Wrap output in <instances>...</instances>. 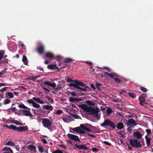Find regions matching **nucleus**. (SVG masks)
I'll use <instances>...</instances> for the list:
<instances>
[{
  "mask_svg": "<svg viewBox=\"0 0 153 153\" xmlns=\"http://www.w3.org/2000/svg\"><path fill=\"white\" fill-rule=\"evenodd\" d=\"M5 145L7 146H11L13 147L15 146L14 143L13 142H11V141H8L6 143Z\"/></svg>",
  "mask_w": 153,
  "mask_h": 153,
  "instance_id": "obj_30",
  "label": "nucleus"
},
{
  "mask_svg": "<svg viewBox=\"0 0 153 153\" xmlns=\"http://www.w3.org/2000/svg\"><path fill=\"white\" fill-rule=\"evenodd\" d=\"M146 131L148 134H150L151 133V130L150 129H146Z\"/></svg>",
  "mask_w": 153,
  "mask_h": 153,
  "instance_id": "obj_55",
  "label": "nucleus"
},
{
  "mask_svg": "<svg viewBox=\"0 0 153 153\" xmlns=\"http://www.w3.org/2000/svg\"><path fill=\"white\" fill-rule=\"evenodd\" d=\"M46 98L48 100L51 101L52 102H51V103H52L54 101H53V99L52 98H51L49 96H46Z\"/></svg>",
  "mask_w": 153,
  "mask_h": 153,
  "instance_id": "obj_50",
  "label": "nucleus"
},
{
  "mask_svg": "<svg viewBox=\"0 0 153 153\" xmlns=\"http://www.w3.org/2000/svg\"><path fill=\"white\" fill-rule=\"evenodd\" d=\"M139 140L137 139H131L130 140V144L133 147H135L137 149L140 148L142 146V145Z\"/></svg>",
  "mask_w": 153,
  "mask_h": 153,
  "instance_id": "obj_3",
  "label": "nucleus"
},
{
  "mask_svg": "<svg viewBox=\"0 0 153 153\" xmlns=\"http://www.w3.org/2000/svg\"><path fill=\"white\" fill-rule=\"evenodd\" d=\"M103 143L105 145L108 146H111V144L109 143L107 141H104L103 142Z\"/></svg>",
  "mask_w": 153,
  "mask_h": 153,
  "instance_id": "obj_47",
  "label": "nucleus"
},
{
  "mask_svg": "<svg viewBox=\"0 0 153 153\" xmlns=\"http://www.w3.org/2000/svg\"><path fill=\"white\" fill-rule=\"evenodd\" d=\"M124 127L123 124L122 123H118L117 126V128L120 129H123Z\"/></svg>",
  "mask_w": 153,
  "mask_h": 153,
  "instance_id": "obj_25",
  "label": "nucleus"
},
{
  "mask_svg": "<svg viewBox=\"0 0 153 153\" xmlns=\"http://www.w3.org/2000/svg\"><path fill=\"white\" fill-rule=\"evenodd\" d=\"M107 114L108 115L110 114L112 112V110L111 108L108 107L106 110Z\"/></svg>",
  "mask_w": 153,
  "mask_h": 153,
  "instance_id": "obj_33",
  "label": "nucleus"
},
{
  "mask_svg": "<svg viewBox=\"0 0 153 153\" xmlns=\"http://www.w3.org/2000/svg\"><path fill=\"white\" fill-rule=\"evenodd\" d=\"M42 108L47 110H50V111H52L53 109V106L51 105H43L42 106Z\"/></svg>",
  "mask_w": 153,
  "mask_h": 153,
  "instance_id": "obj_20",
  "label": "nucleus"
},
{
  "mask_svg": "<svg viewBox=\"0 0 153 153\" xmlns=\"http://www.w3.org/2000/svg\"><path fill=\"white\" fill-rule=\"evenodd\" d=\"M13 126H15L13 125H10V126H9V125H7L5 127L10 129H12L13 130V131H15V129H14V128H13V127H13Z\"/></svg>",
  "mask_w": 153,
  "mask_h": 153,
  "instance_id": "obj_34",
  "label": "nucleus"
},
{
  "mask_svg": "<svg viewBox=\"0 0 153 153\" xmlns=\"http://www.w3.org/2000/svg\"><path fill=\"white\" fill-rule=\"evenodd\" d=\"M138 130L139 131H140V132L141 133L143 132L144 131L142 129L140 128H139L138 129Z\"/></svg>",
  "mask_w": 153,
  "mask_h": 153,
  "instance_id": "obj_64",
  "label": "nucleus"
},
{
  "mask_svg": "<svg viewBox=\"0 0 153 153\" xmlns=\"http://www.w3.org/2000/svg\"><path fill=\"white\" fill-rule=\"evenodd\" d=\"M48 68L49 69L55 70H56L57 71H59V68L56 66V65H49L48 66Z\"/></svg>",
  "mask_w": 153,
  "mask_h": 153,
  "instance_id": "obj_14",
  "label": "nucleus"
},
{
  "mask_svg": "<svg viewBox=\"0 0 153 153\" xmlns=\"http://www.w3.org/2000/svg\"><path fill=\"white\" fill-rule=\"evenodd\" d=\"M103 73H104L103 74L104 77H105L107 75L111 78H113V76H115L116 75L113 74V72L111 73H109L106 72H103Z\"/></svg>",
  "mask_w": 153,
  "mask_h": 153,
  "instance_id": "obj_22",
  "label": "nucleus"
},
{
  "mask_svg": "<svg viewBox=\"0 0 153 153\" xmlns=\"http://www.w3.org/2000/svg\"><path fill=\"white\" fill-rule=\"evenodd\" d=\"M139 100L140 101V104L141 105H143V102L145 101L146 98H143V97L140 96L139 98Z\"/></svg>",
  "mask_w": 153,
  "mask_h": 153,
  "instance_id": "obj_28",
  "label": "nucleus"
},
{
  "mask_svg": "<svg viewBox=\"0 0 153 153\" xmlns=\"http://www.w3.org/2000/svg\"><path fill=\"white\" fill-rule=\"evenodd\" d=\"M33 99L40 104H43L44 103V102L43 101L41 100L39 98L34 97L33 98Z\"/></svg>",
  "mask_w": 153,
  "mask_h": 153,
  "instance_id": "obj_29",
  "label": "nucleus"
},
{
  "mask_svg": "<svg viewBox=\"0 0 153 153\" xmlns=\"http://www.w3.org/2000/svg\"><path fill=\"white\" fill-rule=\"evenodd\" d=\"M45 56L49 59H54V56L52 53L50 52H48L45 54Z\"/></svg>",
  "mask_w": 153,
  "mask_h": 153,
  "instance_id": "obj_18",
  "label": "nucleus"
},
{
  "mask_svg": "<svg viewBox=\"0 0 153 153\" xmlns=\"http://www.w3.org/2000/svg\"><path fill=\"white\" fill-rule=\"evenodd\" d=\"M67 81L68 82L74 83H70L69 85V86L75 87L82 91L87 92V88H89L88 87L86 86L82 82L77 80H72L71 78L69 77H68Z\"/></svg>",
  "mask_w": 153,
  "mask_h": 153,
  "instance_id": "obj_1",
  "label": "nucleus"
},
{
  "mask_svg": "<svg viewBox=\"0 0 153 153\" xmlns=\"http://www.w3.org/2000/svg\"><path fill=\"white\" fill-rule=\"evenodd\" d=\"M22 112L24 116L29 117H32L33 116L32 114L29 111H28L25 110H23Z\"/></svg>",
  "mask_w": 153,
  "mask_h": 153,
  "instance_id": "obj_16",
  "label": "nucleus"
},
{
  "mask_svg": "<svg viewBox=\"0 0 153 153\" xmlns=\"http://www.w3.org/2000/svg\"><path fill=\"white\" fill-rule=\"evenodd\" d=\"M22 61L24 63L25 65H27L28 63L27 61V57L25 55L23 56Z\"/></svg>",
  "mask_w": 153,
  "mask_h": 153,
  "instance_id": "obj_27",
  "label": "nucleus"
},
{
  "mask_svg": "<svg viewBox=\"0 0 153 153\" xmlns=\"http://www.w3.org/2000/svg\"><path fill=\"white\" fill-rule=\"evenodd\" d=\"M145 138L146 140V144L147 146H149L151 145V139L148 137L147 135L146 136H145Z\"/></svg>",
  "mask_w": 153,
  "mask_h": 153,
  "instance_id": "obj_23",
  "label": "nucleus"
},
{
  "mask_svg": "<svg viewBox=\"0 0 153 153\" xmlns=\"http://www.w3.org/2000/svg\"><path fill=\"white\" fill-rule=\"evenodd\" d=\"M27 101L29 103L32 104L33 106L35 108H39L40 107V105L39 104L34 102L31 99L27 100Z\"/></svg>",
  "mask_w": 153,
  "mask_h": 153,
  "instance_id": "obj_12",
  "label": "nucleus"
},
{
  "mask_svg": "<svg viewBox=\"0 0 153 153\" xmlns=\"http://www.w3.org/2000/svg\"><path fill=\"white\" fill-rule=\"evenodd\" d=\"M67 135L69 138L76 141H80L77 136L70 134H68Z\"/></svg>",
  "mask_w": 153,
  "mask_h": 153,
  "instance_id": "obj_10",
  "label": "nucleus"
},
{
  "mask_svg": "<svg viewBox=\"0 0 153 153\" xmlns=\"http://www.w3.org/2000/svg\"><path fill=\"white\" fill-rule=\"evenodd\" d=\"M86 127V126H84L83 124H81L80 125V127L82 130H85Z\"/></svg>",
  "mask_w": 153,
  "mask_h": 153,
  "instance_id": "obj_53",
  "label": "nucleus"
},
{
  "mask_svg": "<svg viewBox=\"0 0 153 153\" xmlns=\"http://www.w3.org/2000/svg\"><path fill=\"white\" fill-rule=\"evenodd\" d=\"M4 51L2 50L0 51V60L3 57V55L4 54Z\"/></svg>",
  "mask_w": 153,
  "mask_h": 153,
  "instance_id": "obj_40",
  "label": "nucleus"
},
{
  "mask_svg": "<svg viewBox=\"0 0 153 153\" xmlns=\"http://www.w3.org/2000/svg\"><path fill=\"white\" fill-rule=\"evenodd\" d=\"M13 123L17 125H22L19 121H15Z\"/></svg>",
  "mask_w": 153,
  "mask_h": 153,
  "instance_id": "obj_48",
  "label": "nucleus"
},
{
  "mask_svg": "<svg viewBox=\"0 0 153 153\" xmlns=\"http://www.w3.org/2000/svg\"><path fill=\"white\" fill-rule=\"evenodd\" d=\"M104 68L107 70L109 72H110L111 71V69L108 67H104Z\"/></svg>",
  "mask_w": 153,
  "mask_h": 153,
  "instance_id": "obj_59",
  "label": "nucleus"
},
{
  "mask_svg": "<svg viewBox=\"0 0 153 153\" xmlns=\"http://www.w3.org/2000/svg\"><path fill=\"white\" fill-rule=\"evenodd\" d=\"M113 74H114L116 75L115 76H113V78H111L112 79H113L117 83H120L122 81L120 79L117 78L118 76V75L115 73H114Z\"/></svg>",
  "mask_w": 153,
  "mask_h": 153,
  "instance_id": "obj_19",
  "label": "nucleus"
},
{
  "mask_svg": "<svg viewBox=\"0 0 153 153\" xmlns=\"http://www.w3.org/2000/svg\"><path fill=\"white\" fill-rule=\"evenodd\" d=\"M140 89L141 91L144 92H146L147 91V89L146 88L142 86L140 87Z\"/></svg>",
  "mask_w": 153,
  "mask_h": 153,
  "instance_id": "obj_36",
  "label": "nucleus"
},
{
  "mask_svg": "<svg viewBox=\"0 0 153 153\" xmlns=\"http://www.w3.org/2000/svg\"><path fill=\"white\" fill-rule=\"evenodd\" d=\"M27 148L31 152H36V147L33 144L29 145L27 146Z\"/></svg>",
  "mask_w": 153,
  "mask_h": 153,
  "instance_id": "obj_17",
  "label": "nucleus"
},
{
  "mask_svg": "<svg viewBox=\"0 0 153 153\" xmlns=\"http://www.w3.org/2000/svg\"><path fill=\"white\" fill-rule=\"evenodd\" d=\"M98 149H97L95 148H92V151L93 152H97L98 151Z\"/></svg>",
  "mask_w": 153,
  "mask_h": 153,
  "instance_id": "obj_52",
  "label": "nucleus"
},
{
  "mask_svg": "<svg viewBox=\"0 0 153 153\" xmlns=\"http://www.w3.org/2000/svg\"><path fill=\"white\" fill-rule=\"evenodd\" d=\"M133 135L134 137L136 138V139L138 140H140L142 138L143 136L141 133L138 131H134Z\"/></svg>",
  "mask_w": 153,
  "mask_h": 153,
  "instance_id": "obj_9",
  "label": "nucleus"
},
{
  "mask_svg": "<svg viewBox=\"0 0 153 153\" xmlns=\"http://www.w3.org/2000/svg\"><path fill=\"white\" fill-rule=\"evenodd\" d=\"M52 153H63L62 151L60 150L57 149L52 152Z\"/></svg>",
  "mask_w": 153,
  "mask_h": 153,
  "instance_id": "obj_41",
  "label": "nucleus"
},
{
  "mask_svg": "<svg viewBox=\"0 0 153 153\" xmlns=\"http://www.w3.org/2000/svg\"><path fill=\"white\" fill-rule=\"evenodd\" d=\"M128 94L129 96L133 98H134L135 97V94L134 93L130 92Z\"/></svg>",
  "mask_w": 153,
  "mask_h": 153,
  "instance_id": "obj_43",
  "label": "nucleus"
},
{
  "mask_svg": "<svg viewBox=\"0 0 153 153\" xmlns=\"http://www.w3.org/2000/svg\"><path fill=\"white\" fill-rule=\"evenodd\" d=\"M37 51L39 54H42L44 52V48L42 45H40L37 49Z\"/></svg>",
  "mask_w": 153,
  "mask_h": 153,
  "instance_id": "obj_15",
  "label": "nucleus"
},
{
  "mask_svg": "<svg viewBox=\"0 0 153 153\" xmlns=\"http://www.w3.org/2000/svg\"><path fill=\"white\" fill-rule=\"evenodd\" d=\"M62 112V111L61 110H57L56 112V114L57 115L61 114Z\"/></svg>",
  "mask_w": 153,
  "mask_h": 153,
  "instance_id": "obj_44",
  "label": "nucleus"
},
{
  "mask_svg": "<svg viewBox=\"0 0 153 153\" xmlns=\"http://www.w3.org/2000/svg\"><path fill=\"white\" fill-rule=\"evenodd\" d=\"M87 103L89 105H92V102L91 100H88L87 102Z\"/></svg>",
  "mask_w": 153,
  "mask_h": 153,
  "instance_id": "obj_60",
  "label": "nucleus"
},
{
  "mask_svg": "<svg viewBox=\"0 0 153 153\" xmlns=\"http://www.w3.org/2000/svg\"><path fill=\"white\" fill-rule=\"evenodd\" d=\"M71 94L72 96L73 97H76V94L75 93L73 92H71Z\"/></svg>",
  "mask_w": 153,
  "mask_h": 153,
  "instance_id": "obj_57",
  "label": "nucleus"
},
{
  "mask_svg": "<svg viewBox=\"0 0 153 153\" xmlns=\"http://www.w3.org/2000/svg\"><path fill=\"white\" fill-rule=\"evenodd\" d=\"M86 127V126H84L83 124H81L80 125V127L82 130H85Z\"/></svg>",
  "mask_w": 153,
  "mask_h": 153,
  "instance_id": "obj_54",
  "label": "nucleus"
},
{
  "mask_svg": "<svg viewBox=\"0 0 153 153\" xmlns=\"http://www.w3.org/2000/svg\"><path fill=\"white\" fill-rule=\"evenodd\" d=\"M3 151H6V152H9L10 153H13L12 149L9 147H7L4 148Z\"/></svg>",
  "mask_w": 153,
  "mask_h": 153,
  "instance_id": "obj_24",
  "label": "nucleus"
},
{
  "mask_svg": "<svg viewBox=\"0 0 153 153\" xmlns=\"http://www.w3.org/2000/svg\"><path fill=\"white\" fill-rule=\"evenodd\" d=\"M42 120L43 126L44 127L48 128L51 126L52 122L49 119L47 118H42Z\"/></svg>",
  "mask_w": 153,
  "mask_h": 153,
  "instance_id": "obj_6",
  "label": "nucleus"
},
{
  "mask_svg": "<svg viewBox=\"0 0 153 153\" xmlns=\"http://www.w3.org/2000/svg\"><path fill=\"white\" fill-rule=\"evenodd\" d=\"M85 130L91 132V130L89 128L86 127H85Z\"/></svg>",
  "mask_w": 153,
  "mask_h": 153,
  "instance_id": "obj_61",
  "label": "nucleus"
},
{
  "mask_svg": "<svg viewBox=\"0 0 153 153\" xmlns=\"http://www.w3.org/2000/svg\"><path fill=\"white\" fill-rule=\"evenodd\" d=\"M59 146L60 147L63 148L64 149H66V146L63 144H60L59 145Z\"/></svg>",
  "mask_w": 153,
  "mask_h": 153,
  "instance_id": "obj_56",
  "label": "nucleus"
},
{
  "mask_svg": "<svg viewBox=\"0 0 153 153\" xmlns=\"http://www.w3.org/2000/svg\"><path fill=\"white\" fill-rule=\"evenodd\" d=\"M42 140L43 142V143L44 144H45L48 143L47 141L45 139H43Z\"/></svg>",
  "mask_w": 153,
  "mask_h": 153,
  "instance_id": "obj_63",
  "label": "nucleus"
},
{
  "mask_svg": "<svg viewBox=\"0 0 153 153\" xmlns=\"http://www.w3.org/2000/svg\"><path fill=\"white\" fill-rule=\"evenodd\" d=\"M100 126L102 127L109 126L112 127L113 129H114L116 127L115 124L110 121L109 119L105 120L103 123L101 124Z\"/></svg>",
  "mask_w": 153,
  "mask_h": 153,
  "instance_id": "obj_4",
  "label": "nucleus"
},
{
  "mask_svg": "<svg viewBox=\"0 0 153 153\" xmlns=\"http://www.w3.org/2000/svg\"><path fill=\"white\" fill-rule=\"evenodd\" d=\"M7 95L9 96V98H12L13 97L14 95L13 94L10 92H8L7 93Z\"/></svg>",
  "mask_w": 153,
  "mask_h": 153,
  "instance_id": "obj_39",
  "label": "nucleus"
},
{
  "mask_svg": "<svg viewBox=\"0 0 153 153\" xmlns=\"http://www.w3.org/2000/svg\"><path fill=\"white\" fill-rule=\"evenodd\" d=\"M11 102L10 100L8 99H5L4 100L3 103L4 105H6L10 103Z\"/></svg>",
  "mask_w": 153,
  "mask_h": 153,
  "instance_id": "obj_35",
  "label": "nucleus"
},
{
  "mask_svg": "<svg viewBox=\"0 0 153 153\" xmlns=\"http://www.w3.org/2000/svg\"><path fill=\"white\" fill-rule=\"evenodd\" d=\"M132 127H131V126H129L128 128H127V130L128 131V132H131V128Z\"/></svg>",
  "mask_w": 153,
  "mask_h": 153,
  "instance_id": "obj_58",
  "label": "nucleus"
},
{
  "mask_svg": "<svg viewBox=\"0 0 153 153\" xmlns=\"http://www.w3.org/2000/svg\"><path fill=\"white\" fill-rule=\"evenodd\" d=\"M5 74V71H2L0 72V77H1L3 75Z\"/></svg>",
  "mask_w": 153,
  "mask_h": 153,
  "instance_id": "obj_49",
  "label": "nucleus"
},
{
  "mask_svg": "<svg viewBox=\"0 0 153 153\" xmlns=\"http://www.w3.org/2000/svg\"><path fill=\"white\" fill-rule=\"evenodd\" d=\"M18 106L19 108H22L24 109L27 108V107L24 105L23 104H22L19 105Z\"/></svg>",
  "mask_w": 153,
  "mask_h": 153,
  "instance_id": "obj_37",
  "label": "nucleus"
},
{
  "mask_svg": "<svg viewBox=\"0 0 153 153\" xmlns=\"http://www.w3.org/2000/svg\"><path fill=\"white\" fill-rule=\"evenodd\" d=\"M81 107L84 111L88 112L90 115H92L94 117L98 118L99 109L96 107L95 108L90 106H88L87 105L83 104L81 105Z\"/></svg>",
  "mask_w": 153,
  "mask_h": 153,
  "instance_id": "obj_2",
  "label": "nucleus"
},
{
  "mask_svg": "<svg viewBox=\"0 0 153 153\" xmlns=\"http://www.w3.org/2000/svg\"><path fill=\"white\" fill-rule=\"evenodd\" d=\"M84 134V135H83V136L85 137H88V136H89L93 137H95V136L93 134H88L87 135H86L85 132V133Z\"/></svg>",
  "mask_w": 153,
  "mask_h": 153,
  "instance_id": "obj_42",
  "label": "nucleus"
},
{
  "mask_svg": "<svg viewBox=\"0 0 153 153\" xmlns=\"http://www.w3.org/2000/svg\"><path fill=\"white\" fill-rule=\"evenodd\" d=\"M8 87H5L3 88H2L0 90V91L1 92H3L4 91H6L8 88Z\"/></svg>",
  "mask_w": 153,
  "mask_h": 153,
  "instance_id": "obj_45",
  "label": "nucleus"
},
{
  "mask_svg": "<svg viewBox=\"0 0 153 153\" xmlns=\"http://www.w3.org/2000/svg\"><path fill=\"white\" fill-rule=\"evenodd\" d=\"M73 60L70 58H66L65 59L64 62L66 63L71 62Z\"/></svg>",
  "mask_w": 153,
  "mask_h": 153,
  "instance_id": "obj_32",
  "label": "nucleus"
},
{
  "mask_svg": "<svg viewBox=\"0 0 153 153\" xmlns=\"http://www.w3.org/2000/svg\"><path fill=\"white\" fill-rule=\"evenodd\" d=\"M72 130L74 131L79 133L81 134L85 133V131L80 128L79 127L72 128Z\"/></svg>",
  "mask_w": 153,
  "mask_h": 153,
  "instance_id": "obj_11",
  "label": "nucleus"
},
{
  "mask_svg": "<svg viewBox=\"0 0 153 153\" xmlns=\"http://www.w3.org/2000/svg\"><path fill=\"white\" fill-rule=\"evenodd\" d=\"M72 117L75 119H81L80 116L77 114H71Z\"/></svg>",
  "mask_w": 153,
  "mask_h": 153,
  "instance_id": "obj_31",
  "label": "nucleus"
},
{
  "mask_svg": "<svg viewBox=\"0 0 153 153\" xmlns=\"http://www.w3.org/2000/svg\"><path fill=\"white\" fill-rule=\"evenodd\" d=\"M74 148L75 149H76V147L77 149H85L87 150L88 149V148L85 145H78L76 144H74Z\"/></svg>",
  "mask_w": 153,
  "mask_h": 153,
  "instance_id": "obj_13",
  "label": "nucleus"
},
{
  "mask_svg": "<svg viewBox=\"0 0 153 153\" xmlns=\"http://www.w3.org/2000/svg\"><path fill=\"white\" fill-rule=\"evenodd\" d=\"M13 128L15 129V131L16 130L18 132H22L23 131H27L28 130V127L27 126H22L17 127L16 126H13Z\"/></svg>",
  "mask_w": 153,
  "mask_h": 153,
  "instance_id": "obj_7",
  "label": "nucleus"
},
{
  "mask_svg": "<svg viewBox=\"0 0 153 153\" xmlns=\"http://www.w3.org/2000/svg\"><path fill=\"white\" fill-rule=\"evenodd\" d=\"M85 63H87V64H88L90 65H92V63L90 61H86L85 62Z\"/></svg>",
  "mask_w": 153,
  "mask_h": 153,
  "instance_id": "obj_62",
  "label": "nucleus"
},
{
  "mask_svg": "<svg viewBox=\"0 0 153 153\" xmlns=\"http://www.w3.org/2000/svg\"><path fill=\"white\" fill-rule=\"evenodd\" d=\"M127 125L128 126L133 127L136 126L137 125V123H136V121L134 119H131L127 120Z\"/></svg>",
  "mask_w": 153,
  "mask_h": 153,
  "instance_id": "obj_8",
  "label": "nucleus"
},
{
  "mask_svg": "<svg viewBox=\"0 0 153 153\" xmlns=\"http://www.w3.org/2000/svg\"><path fill=\"white\" fill-rule=\"evenodd\" d=\"M39 77V76H30V77L29 79L33 81L35 80Z\"/></svg>",
  "mask_w": 153,
  "mask_h": 153,
  "instance_id": "obj_38",
  "label": "nucleus"
},
{
  "mask_svg": "<svg viewBox=\"0 0 153 153\" xmlns=\"http://www.w3.org/2000/svg\"><path fill=\"white\" fill-rule=\"evenodd\" d=\"M69 101L71 102H74L75 101H76L77 102H79L81 100L80 98H75L72 97H70L69 99Z\"/></svg>",
  "mask_w": 153,
  "mask_h": 153,
  "instance_id": "obj_21",
  "label": "nucleus"
},
{
  "mask_svg": "<svg viewBox=\"0 0 153 153\" xmlns=\"http://www.w3.org/2000/svg\"><path fill=\"white\" fill-rule=\"evenodd\" d=\"M44 83L45 85L49 86L53 88H54V89L56 91L60 90L61 88L62 87L60 84L58 85L56 88L55 87L56 86V84L55 82L51 83L50 81H48L44 82Z\"/></svg>",
  "mask_w": 153,
  "mask_h": 153,
  "instance_id": "obj_5",
  "label": "nucleus"
},
{
  "mask_svg": "<svg viewBox=\"0 0 153 153\" xmlns=\"http://www.w3.org/2000/svg\"><path fill=\"white\" fill-rule=\"evenodd\" d=\"M102 85V84H100V83H96V87L98 89L99 87Z\"/></svg>",
  "mask_w": 153,
  "mask_h": 153,
  "instance_id": "obj_51",
  "label": "nucleus"
},
{
  "mask_svg": "<svg viewBox=\"0 0 153 153\" xmlns=\"http://www.w3.org/2000/svg\"><path fill=\"white\" fill-rule=\"evenodd\" d=\"M63 57L59 55L54 56V59H56V60L58 62H60L63 59Z\"/></svg>",
  "mask_w": 153,
  "mask_h": 153,
  "instance_id": "obj_26",
  "label": "nucleus"
},
{
  "mask_svg": "<svg viewBox=\"0 0 153 153\" xmlns=\"http://www.w3.org/2000/svg\"><path fill=\"white\" fill-rule=\"evenodd\" d=\"M38 149L39 151L40 152L42 153L43 152L44 150V149L42 147L40 146H39L38 147Z\"/></svg>",
  "mask_w": 153,
  "mask_h": 153,
  "instance_id": "obj_46",
  "label": "nucleus"
}]
</instances>
